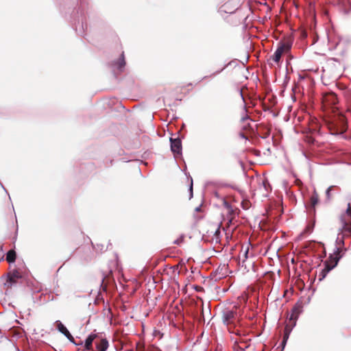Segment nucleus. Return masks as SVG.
<instances>
[{
	"label": "nucleus",
	"mask_w": 351,
	"mask_h": 351,
	"mask_svg": "<svg viewBox=\"0 0 351 351\" xmlns=\"http://www.w3.org/2000/svg\"><path fill=\"white\" fill-rule=\"evenodd\" d=\"M241 315L237 313V306H234L232 309L225 310L223 312V321L227 326L229 332H236L239 334V330H237L240 324Z\"/></svg>",
	"instance_id": "1"
},
{
	"label": "nucleus",
	"mask_w": 351,
	"mask_h": 351,
	"mask_svg": "<svg viewBox=\"0 0 351 351\" xmlns=\"http://www.w3.org/2000/svg\"><path fill=\"white\" fill-rule=\"evenodd\" d=\"M325 122L331 133H339L346 130V119L341 114H334L326 119Z\"/></svg>",
	"instance_id": "2"
},
{
	"label": "nucleus",
	"mask_w": 351,
	"mask_h": 351,
	"mask_svg": "<svg viewBox=\"0 0 351 351\" xmlns=\"http://www.w3.org/2000/svg\"><path fill=\"white\" fill-rule=\"evenodd\" d=\"M301 312L302 306L300 304H296L292 308L289 322L287 323L285 328L284 342H285L286 339L288 338L289 334L291 331L293 327L295 326L297 319Z\"/></svg>",
	"instance_id": "3"
},
{
	"label": "nucleus",
	"mask_w": 351,
	"mask_h": 351,
	"mask_svg": "<svg viewBox=\"0 0 351 351\" xmlns=\"http://www.w3.org/2000/svg\"><path fill=\"white\" fill-rule=\"evenodd\" d=\"M340 252L339 248H337L332 254L329 256L328 260L325 262V268L323 269V272L327 273L330 271L337 265L341 258Z\"/></svg>",
	"instance_id": "4"
},
{
	"label": "nucleus",
	"mask_w": 351,
	"mask_h": 351,
	"mask_svg": "<svg viewBox=\"0 0 351 351\" xmlns=\"http://www.w3.org/2000/svg\"><path fill=\"white\" fill-rule=\"evenodd\" d=\"M341 222L343 231L351 234V203L348 204L346 213L341 217Z\"/></svg>",
	"instance_id": "5"
},
{
	"label": "nucleus",
	"mask_w": 351,
	"mask_h": 351,
	"mask_svg": "<svg viewBox=\"0 0 351 351\" xmlns=\"http://www.w3.org/2000/svg\"><path fill=\"white\" fill-rule=\"evenodd\" d=\"M323 106L328 108L335 106L337 103V95L334 93H326L322 98Z\"/></svg>",
	"instance_id": "6"
},
{
	"label": "nucleus",
	"mask_w": 351,
	"mask_h": 351,
	"mask_svg": "<svg viewBox=\"0 0 351 351\" xmlns=\"http://www.w3.org/2000/svg\"><path fill=\"white\" fill-rule=\"evenodd\" d=\"M251 339L246 337L241 341H237V339H232V348L234 351H245L250 346Z\"/></svg>",
	"instance_id": "7"
},
{
	"label": "nucleus",
	"mask_w": 351,
	"mask_h": 351,
	"mask_svg": "<svg viewBox=\"0 0 351 351\" xmlns=\"http://www.w3.org/2000/svg\"><path fill=\"white\" fill-rule=\"evenodd\" d=\"M171 142V152L173 153L174 155H179L182 153V142L180 138H170Z\"/></svg>",
	"instance_id": "8"
},
{
	"label": "nucleus",
	"mask_w": 351,
	"mask_h": 351,
	"mask_svg": "<svg viewBox=\"0 0 351 351\" xmlns=\"http://www.w3.org/2000/svg\"><path fill=\"white\" fill-rule=\"evenodd\" d=\"M239 0H230L225 3L222 6V10L226 13H232L236 10L239 6Z\"/></svg>",
	"instance_id": "9"
},
{
	"label": "nucleus",
	"mask_w": 351,
	"mask_h": 351,
	"mask_svg": "<svg viewBox=\"0 0 351 351\" xmlns=\"http://www.w3.org/2000/svg\"><path fill=\"white\" fill-rule=\"evenodd\" d=\"M238 330H239V334L236 332H230L231 334L230 341L232 342V339H237V341H241L243 339L246 338L247 336L245 335V332L243 330L241 325L237 327Z\"/></svg>",
	"instance_id": "10"
},
{
	"label": "nucleus",
	"mask_w": 351,
	"mask_h": 351,
	"mask_svg": "<svg viewBox=\"0 0 351 351\" xmlns=\"http://www.w3.org/2000/svg\"><path fill=\"white\" fill-rule=\"evenodd\" d=\"M257 130L261 133V136L263 138H267L270 134V128L263 123L257 125Z\"/></svg>",
	"instance_id": "11"
},
{
	"label": "nucleus",
	"mask_w": 351,
	"mask_h": 351,
	"mask_svg": "<svg viewBox=\"0 0 351 351\" xmlns=\"http://www.w3.org/2000/svg\"><path fill=\"white\" fill-rule=\"evenodd\" d=\"M97 337L96 334L90 335L85 341L84 348L86 350H92L93 342Z\"/></svg>",
	"instance_id": "12"
},
{
	"label": "nucleus",
	"mask_w": 351,
	"mask_h": 351,
	"mask_svg": "<svg viewBox=\"0 0 351 351\" xmlns=\"http://www.w3.org/2000/svg\"><path fill=\"white\" fill-rule=\"evenodd\" d=\"M16 254L14 250H10L6 254V261L9 263H14L16 261Z\"/></svg>",
	"instance_id": "13"
},
{
	"label": "nucleus",
	"mask_w": 351,
	"mask_h": 351,
	"mask_svg": "<svg viewBox=\"0 0 351 351\" xmlns=\"http://www.w3.org/2000/svg\"><path fill=\"white\" fill-rule=\"evenodd\" d=\"M9 281L11 283H16V280L21 278V275L18 271H14L9 275Z\"/></svg>",
	"instance_id": "14"
},
{
	"label": "nucleus",
	"mask_w": 351,
	"mask_h": 351,
	"mask_svg": "<svg viewBox=\"0 0 351 351\" xmlns=\"http://www.w3.org/2000/svg\"><path fill=\"white\" fill-rule=\"evenodd\" d=\"M125 65V58H124V53L123 52L121 55V58L116 62V66L119 71H122V69L124 68Z\"/></svg>",
	"instance_id": "15"
},
{
	"label": "nucleus",
	"mask_w": 351,
	"mask_h": 351,
	"mask_svg": "<svg viewBox=\"0 0 351 351\" xmlns=\"http://www.w3.org/2000/svg\"><path fill=\"white\" fill-rule=\"evenodd\" d=\"M262 184H263L262 187L265 190V192H263V195L267 196L271 190V186L267 180H263Z\"/></svg>",
	"instance_id": "16"
},
{
	"label": "nucleus",
	"mask_w": 351,
	"mask_h": 351,
	"mask_svg": "<svg viewBox=\"0 0 351 351\" xmlns=\"http://www.w3.org/2000/svg\"><path fill=\"white\" fill-rule=\"evenodd\" d=\"M291 49V45L289 43H284L281 44L278 47V50H280V52L283 54L284 53L288 52Z\"/></svg>",
	"instance_id": "17"
},
{
	"label": "nucleus",
	"mask_w": 351,
	"mask_h": 351,
	"mask_svg": "<svg viewBox=\"0 0 351 351\" xmlns=\"http://www.w3.org/2000/svg\"><path fill=\"white\" fill-rule=\"evenodd\" d=\"M318 202H319V195L315 191L310 198L311 206L313 208H315V206L318 204Z\"/></svg>",
	"instance_id": "18"
},
{
	"label": "nucleus",
	"mask_w": 351,
	"mask_h": 351,
	"mask_svg": "<svg viewBox=\"0 0 351 351\" xmlns=\"http://www.w3.org/2000/svg\"><path fill=\"white\" fill-rule=\"evenodd\" d=\"M282 53L280 52V50L276 49V51L274 52V55L271 57V59L276 63L279 62Z\"/></svg>",
	"instance_id": "19"
},
{
	"label": "nucleus",
	"mask_w": 351,
	"mask_h": 351,
	"mask_svg": "<svg viewBox=\"0 0 351 351\" xmlns=\"http://www.w3.org/2000/svg\"><path fill=\"white\" fill-rule=\"evenodd\" d=\"M56 326L58 330L63 335L68 331L67 328L60 322H56Z\"/></svg>",
	"instance_id": "20"
},
{
	"label": "nucleus",
	"mask_w": 351,
	"mask_h": 351,
	"mask_svg": "<svg viewBox=\"0 0 351 351\" xmlns=\"http://www.w3.org/2000/svg\"><path fill=\"white\" fill-rule=\"evenodd\" d=\"M66 337V338L72 343H75L77 346L82 345V341L79 343H75L73 337L71 335L69 331L68 330L64 334Z\"/></svg>",
	"instance_id": "21"
},
{
	"label": "nucleus",
	"mask_w": 351,
	"mask_h": 351,
	"mask_svg": "<svg viewBox=\"0 0 351 351\" xmlns=\"http://www.w3.org/2000/svg\"><path fill=\"white\" fill-rule=\"evenodd\" d=\"M250 204H251L249 200H243L241 202V206H242L243 208L245 210L248 209L250 207Z\"/></svg>",
	"instance_id": "22"
},
{
	"label": "nucleus",
	"mask_w": 351,
	"mask_h": 351,
	"mask_svg": "<svg viewBox=\"0 0 351 351\" xmlns=\"http://www.w3.org/2000/svg\"><path fill=\"white\" fill-rule=\"evenodd\" d=\"M224 206L228 209L230 213H233V210L232 209L231 206L227 202H224Z\"/></svg>",
	"instance_id": "23"
},
{
	"label": "nucleus",
	"mask_w": 351,
	"mask_h": 351,
	"mask_svg": "<svg viewBox=\"0 0 351 351\" xmlns=\"http://www.w3.org/2000/svg\"><path fill=\"white\" fill-rule=\"evenodd\" d=\"M332 188H333V186H331L328 187V189L326 190V194L328 199L330 198V191H332Z\"/></svg>",
	"instance_id": "24"
},
{
	"label": "nucleus",
	"mask_w": 351,
	"mask_h": 351,
	"mask_svg": "<svg viewBox=\"0 0 351 351\" xmlns=\"http://www.w3.org/2000/svg\"><path fill=\"white\" fill-rule=\"evenodd\" d=\"M183 240H184L183 237H180V238H179L177 240H176L173 243H176V244L179 245L181 243H182Z\"/></svg>",
	"instance_id": "25"
},
{
	"label": "nucleus",
	"mask_w": 351,
	"mask_h": 351,
	"mask_svg": "<svg viewBox=\"0 0 351 351\" xmlns=\"http://www.w3.org/2000/svg\"><path fill=\"white\" fill-rule=\"evenodd\" d=\"M189 191H190L189 198H191L193 196V183L192 182L191 183V185H190Z\"/></svg>",
	"instance_id": "26"
},
{
	"label": "nucleus",
	"mask_w": 351,
	"mask_h": 351,
	"mask_svg": "<svg viewBox=\"0 0 351 351\" xmlns=\"http://www.w3.org/2000/svg\"><path fill=\"white\" fill-rule=\"evenodd\" d=\"M248 118L247 117H243L242 118V121H245V120H247Z\"/></svg>",
	"instance_id": "27"
},
{
	"label": "nucleus",
	"mask_w": 351,
	"mask_h": 351,
	"mask_svg": "<svg viewBox=\"0 0 351 351\" xmlns=\"http://www.w3.org/2000/svg\"><path fill=\"white\" fill-rule=\"evenodd\" d=\"M197 211L199 210V207H197L196 209H195Z\"/></svg>",
	"instance_id": "28"
},
{
	"label": "nucleus",
	"mask_w": 351,
	"mask_h": 351,
	"mask_svg": "<svg viewBox=\"0 0 351 351\" xmlns=\"http://www.w3.org/2000/svg\"><path fill=\"white\" fill-rule=\"evenodd\" d=\"M241 136H242V137L247 138L244 134H242Z\"/></svg>",
	"instance_id": "29"
}]
</instances>
